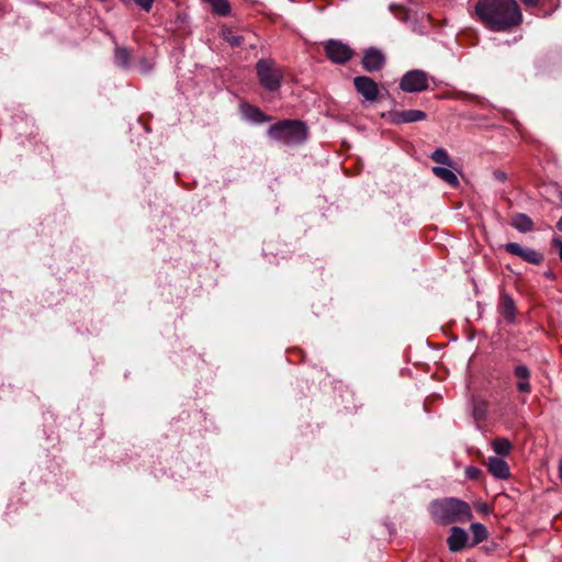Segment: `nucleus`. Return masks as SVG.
Wrapping results in <instances>:
<instances>
[{
  "instance_id": "1",
  "label": "nucleus",
  "mask_w": 562,
  "mask_h": 562,
  "mask_svg": "<svg viewBox=\"0 0 562 562\" xmlns=\"http://www.w3.org/2000/svg\"><path fill=\"white\" fill-rule=\"evenodd\" d=\"M475 13L494 32L507 31L522 21L519 5L515 0H479Z\"/></svg>"
},
{
  "instance_id": "2",
  "label": "nucleus",
  "mask_w": 562,
  "mask_h": 562,
  "mask_svg": "<svg viewBox=\"0 0 562 562\" xmlns=\"http://www.w3.org/2000/svg\"><path fill=\"white\" fill-rule=\"evenodd\" d=\"M429 510L432 518L441 525L464 522L472 518V510L469 504L454 497L431 502Z\"/></svg>"
},
{
  "instance_id": "3",
  "label": "nucleus",
  "mask_w": 562,
  "mask_h": 562,
  "mask_svg": "<svg viewBox=\"0 0 562 562\" xmlns=\"http://www.w3.org/2000/svg\"><path fill=\"white\" fill-rule=\"evenodd\" d=\"M268 135L284 144H300L306 138V127L300 121L284 120L271 125Z\"/></svg>"
},
{
  "instance_id": "4",
  "label": "nucleus",
  "mask_w": 562,
  "mask_h": 562,
  "mask_svg": "<svg viewBox=\"0 0 562 562\" xmlns=\"http://www.w3.org/2000/svg\"><path fill=\"white\" fill-rule=\"evenodd\" d=\"M259 83L270 92L277 91L283 80V71L272 59H259L256 64Z\"/></svg>"
},
{
  "instance_id": "5",
  "label": "nucleus",
  "mask_w": 562,
  "mask_h": 562,
  "mask_svg": "<svg viewBox=\"0 0 562 562\" xmlns=\"http://www.w3.org/2000/svg\"><path fill=\"white\" fill-rule=\"evenodd\" d=\"M429 76L420 69L409 70L403 75L400 81V88L405 92H422L428 89Z\"/></svg>"
},
{
  "instance_id": "6",
  "label": "nucleus",
  "mask_w": 562,
  "mask_h": 562,
  "mask_svg": "<svg viewBox=\"0 0 562 562\" xmlns=\"http://www.w3.org/2000/svg\"><path fill=\"white\" fill-rule=\"evenodd\" d=\"M326 56L335 64H345L353 55V50L346 44L329 40L325 45Z\"/></svg>"
},
{
  "instance_id": "7",
  "label": "nucleus",
  "mask_w": 562,
  "mask_h": 562,
  "mask_svg": "<svg viewBox=\"0 0 562 562\" xmlns=\"http://www.w3.org/2000/svg\"><path fill=\"white\" fill-rule=\"evenodd\" d=\"M504 248L508 254L518 256L529 263L539 265L543 260L540 252L532 248L522 247L518 243H507Z\"/></svg>"
},
{
  "instance_id": "8",
  "label": "nucleus",
  "mask_w": 562,
  "mask_h": 562,
  "mask_svg": "<svg viewBox=\"0 0 562 562\" xmlns=\"http://www.w3.org/2000/svg\"><path fill=\"white\" fill-rule=\"evenodd\" d=\"M356 90L367 100L373 102L378 99L379 89L373 79L367 76H358L353 79Z\"/></svg>"
},
{
  "instance_id": "9",
  "label": "nucleus",
  "mask_w": 562,
  "mask_h": 562,
  "mask_svg": "<svg viewBox=\"0 0 562 562\" xmlns=\"http://www.w3.org/2000/svg\"><path fill=\"white\" fill-rule=\"evenodd\" d=\"M384 64L385 56L380 49L371 47L364 50L362 66L367 71H378L384 66Z\"/></svg>"
},
{
  "instance_id": "10",
  "label": "nucleus",
  "mask_w": 562,
  "mask_h": 562,
  "mask_svg": "<svg viewBox=\"0 0 562 562\" xmlns=\"http://www.w3.org/2000/svg\"><path fill=\"white\" fill-rule=\"evenodd\" d=\"M426 116V113L422 110L392 111L389 114L390 121L397 125L424 121Z\"/></svg>"
},
{
  "instance_id": "11",
  "label": "nucleus",
  "mask_w": 562,
  "mask_h": 562,
  "mask_svg": "<svg viewBox=\"0 0 562 562\" xmlns=\"http://www.w3.org/2000/svg\"><path fill=\"white\" fill-rule=\"evenodd\" d=\"M450 531L451 533L447 539L449 550L458 552L467 546L469 536L464 529L457 526L452 527Z\"/></svg>"
},
{
  "instance_id": "12",
  "label": "nucleus",
  "mask_w": 562,
  "mask_h": 562,
  "mask_svg": "<svg viewBox=\"0 0 562 562\" xmlns=\"http://www.w3.org/2000/svg\"><path fill=\"white\" fill-rule=\"evenodd\" d=\"M486 465L488 472L497 479L505 480L510 474L507 462L498 457H490Z\"/></svg>"
},
{
  "instance_id": "13",
  "label": "nucleus",
  "mask_w": 562,
  "mask_h": 562,
  "mask_svg": "<svg viewBox=\"0 0 562 562\" xmlns=\"http://www.w3.org/2000/svg\"><path fill=\"white\" fill-rule=\"evenodd\" d=\"M241 114L244 119L249 122L261 124L270 121V117L266 115L259 108L251 104H241Z\"/></svg>"
},
{
  "instance_id": "14",
  "label": "nucleus",
  "mask_w": 562,
  "mask_h": 562,
  "mask_svg": "<svg viewBox=\"0 0 562 562\" xmlns=\"http://www.w3.org/2000/svg\"><path fill=\"white\" fill-rule=\"evenodd\" d=\"M515 375L518 378L517 390L521 393H529L531 387L529 383L530 371L524 366L519 364L515 368Z\"/></svg>"
},
{
  "instance_id": "15",
  "label": "nucleus",
  "mask_w": 562,
  "mask_h": 562,
  "mask_svg": "<svg viewBox=\"0 0 562 562\" xmlns=\"http://www.w3.org/2000/svg\"><path fill=\"white\" fill-rule=\"evenodd\" d=\"M432 172L435 176H437L439 179L443 180L446 183L450 184L451 187H457L459 184V179L457 175L449 168L446 167H432Z\"/></svg>"
},
{
  "instance_id": "16",
  "label": "nucleus",
  "mask_w": 562,
  "mask_h": 562,
  "mask_svg": "<svg viewBox=\"0 0 562 562\" xmlns=\"http://www.w3.org/2000/svg\"><path fill=\"white\" fill-rule=\"evenodd\" d=\"M501 310L503 316L507 321L514 322L516 316V306L514 300L509 295L505 294L502 296Z\"/></svg>"
},
{
  "instance_id": "17",
  "label": "nucleus",
  "mask_w": 562,
  "mask_h": 562,
  "mask_svg": "<svg viewBox=\"0 0 562 562\" xmlns=\"http://www.w3.org/2000/svg\"><path fill=\"white\" fill-rule=\"evenodd\" d=\"M513 226L519 232L527 233L530 232L533 227V223L529 216L526 214L519 213L513 218Z\"/></svg>"
},
{
  "instance_id": "18",
  "label": "nucleus",
  "mask_w": 562,
  "mask_h": 562,
  "mask_svg": "<svg viewBox=\"0 0 562 562\" xmlns=\"http://www.w3.org/2000/svg\"><path fill=\"white\" fill-rule=\"evenodd\" d=\"M470 530L473 536V542L472 546H475L482 541H484L487 538V530L484 525L481 522H473L470 526Z\"/></svg>"
},
{
  "instance_id": "19",
  "label": "nucleus",
  "mask_w": 562,
  "mask_h": 562,
  "mask_svg": "<svg viewBox=\"0 0 562 562\" xmlns=\"http://www.w3.org/2000/svg\"><path fill=\"white\" fill-rule=\"evenodd\" d=\"M492 446H493L494 452L498 456H507L513 448L510 441L506 438L495 439L493 441Z\"/></svg>"
},
{
  "instance_id": "20",
  "label": "nucleus",
  "mask_w": 562,
  "mask_h": 562,
  "mask_svg": "<svg viewBox=\"0 0 562 562\" xmlns=\"http://www.w3.org/2000/svg\"><path fill=\"white\" fill-rule=\"evenodd\" d=\"M114 60L117 66L126 68L130 66L131 53L124 47H116Z\"/></svg>"
},
{
  "instance_id": "21",
  "label": "nucleus",
  "mask_w": 562,
  "mask_h": 562,
  "mask_svg": "<svg viewBox=\"0 0 562 562\" xmlns=\"http://www.w3.org/2000/svg\"><path fill=\"white\" fill-rule=\"evenodd\" d=\"M430 158L437 164H441L443 166L451 167L452 160L449 157L448 153L443 148H437L431 155Z\"/></svg>"
},
{
  "instance_id": "22",
  "label": "nucleus",
  "mask_w": 562,
  "mask_h": 562,
  "mask_svg": "<svg viewBox=\"0 0 562 562\" xmlns=\"http://www.w3.org/2000/svg\"><path fill=\"white\" fill-rule=\"evenodd\" d=\"M224 38L232 46H239L243 43V37L234 34L231 30L223 32Z\"/></svg>"
},
{
  "instance_id": "23",
  "label": "nucleus",
  "mask_w": 562,
  "mask_h": 562,
  "mask_svg": "<svg viewBox=\"0 0 562 562\" xmlns=\"http://www.w3.org/2000/svg\"><path fill=\"white\" fill-rule=\"evenodd\" d=\"M485 414H486L485 403L484 402L474 403L473 415H474L475 419L484 418Z\"/></svg>"
},
{
  "instance_id": "24",
  "label": "nucleus",
  "mask_w": 562,
  "mask_h": 562,
  "mask_svg": "<svg viewBox=\"0 0 562 562\" xmlns=\"http://www.w3.org/2000/svg\"><path fill=\"white\" fill-rule=\"evenodd\" d=\"M480 475H481V470L476 467H468L465 469V476L469 480H477Z\"/></svg>"
},
{
  "instance_id": "25",
  "label": "nucleus",
  "mask_w": 562,
  "mask_h": 562,
  "mask_svg": "<svg viewBox=\"0 0 562 562\" xmlns=\"http://www.w3.org/2000/svg\"><path fill=\"white\" fill-rule=\"evenodd\" d=\"M552 245H553V247H555V248L558 249V251H559V257H560V259L562 260V239H561V238H559V237H554V238L552 239Z\"/></svg>"
},
{
  "instance_id": "26",
  "label": "nucleus",
  "mask_w": 562,
  "mask_h": 562,
  "mask_svg": "<svg viewBox=\"0 0 562 562\" xmlns=\"http://www.w3.org/2000/svg\"><path fill=\"white\" fill-rule=\"evenodd\" d=\"M494 178L501 182L505 181L507 179V176L505 172L501 170L494 171Z\"/></svg>"
},
{
  "instance_id": "27",
  "label": "nucleus",
  "mask_w": 562,
  "mask_h": 562,
  "mask_svg": "<svg viewBox=\"0 0 562 562\" xmlns=\"http://www.w3.org/2000/svg\"><path fill=\"white\" fill-rule=\"evenodd\" d=\"M155 0H143V11L149 12Z\"/></svg>"
},
{
  "instance_id": "28",
  "label": "nucleus",
  "mask_w": 562,
  "mask_h": 562,
  "mask_svg": "<svg viewBox=\"0 0 562 562\" xmlns=\"http://www.w3.org/2000/svg\"><path fill=\"white\" fill-rule=\"evenodd\" d=\"M527 7H535L539 0H521Z\"/></svg>"
},
{
  "instance_id": "29",
  "label": "nucleus",
  "mask_w": 562,
  "mask_h": 562,
  "mask_svg": "<svg viewBox=\"0 0 562 562\" xmlns=\"http://www.w3.org/2000/svg\"><path fill=\"white\" fill-rule=\"evenodd\" d=\"M121 1L126 4L135 3L137 5H140V0H121Z\"/></svg>"
},
{
  "instance_id": "30",
  "label": "nucleus",
  "mask_w": 562,
  "mask_h": 562,
  "mask_svg": "<svg viewBox=\"0 0 562 562\" xmlns=\"http://www.w3.org/2000/svg\"><path fill=\"white\" fill-rule=\"evenodd\" d=\"M559 476L562 480V460L559 463Z\"/></svg>"
}]
</instances>
